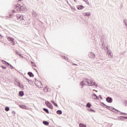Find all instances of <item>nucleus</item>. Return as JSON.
Masks as SVG:
<instances>
[{"mask_svg":"<svg viewBox=\"0 0 127 127\" xmlns=\"http://www.w3.org/2000/svg\"><path fill=\"white\" fill-rule=\"evenodd\" d=\"M86 85L87 86H94V88H97L98 87V84L94 81L92 80H84L81 81L80 83V86H81V88H83V86H85Z\"/></svg>","mask_w":127,"mask_h":127,"instance_id":"f257e3e1","label":"nucleus"},{"mask_svg":"<svg viewBox=\"0 0 127 127\" xmlns=\"http://www.w3.org/2000/svg\"><path fill=\"white\" fill-rule=\"evenodd\" d=\"M45 104L46 106H47V107L49 108V109H51V110H53V106L52 105V104H51V103H50V102L48 101H46Z\"/></svg>","mask_w":127,"mask_h":127,"instance_id":"f03ea898","label":"nucleus"},{"mask_svg":"<svg viewBox=\"0 0 127 127\" xmlns=\"http://www.w3.org/2000/svg\"><path fill=\"white\" fill-rule=\"evenodd\" d=\"M20 10H22V11H27V9L25 5H22L20 6Z\"/></svg>","mask_w":127,"mask_h":127,"instance_id":"7ed1b4c3","label":"nucleus"},{"mask_svg":"<svg viewBox=\"0 0 127 127\" xmlns=\"http://www.w3.org/2000/svg\"><path fill=\"white\" fill-rule=\"evenodd\" d=\"M8 41H11V42H12V45H14V44H15V43L14 42V39L9 37H8Z\"/></svg>","mask_w":127,"mask_h":127,"instance_id":"20e7f679","label":"nucleus"},{"mask_svg":"<svg viewBox=\"0 0 127 127\" xmlns=\"http://www.w3.org/2000/svg\"><path fill=\"white\" fill-rule=\"evenodd\" d=\"M36 83L39 88H42V87H43V85H42V83L41 82H40V81L37 80Z\"/></svg>","mask_w":127,"mask_h":127,"instance_id":"39448f33","label":"nucleus"},{"mask_svg":"<svg viewBox=\"0 0 127 127\" xmlns=\"http://www.w3.org/2000/svg\"><path fill=\"white\" fill-rule=\"evenodd\" d=\"M92 98L93 100H98L99 97L96 95V94L94 93L92 95Z\"/></svg>","mask_w":127,"mask_h":127,"instance_id":"423d86ee","label":"nucleus"},{"mask_svg":"<svg viewBox=\"0 0 127 127\" xmlns=\"http://www.w3.org/2000/svg\"><path fill=\"white\" fill-rule=\"evenodd\" d=\"M15 84L18 85V86H19V87L20 88H21L22 89H24V86H23V85L21 84L20 83L17 82V81H15Z\"/></svg>","mask_w":127,"mask_h":127,"instance_id":"0eeeda50","label":"nucleus"},{"mask_svg":"<svg viewBox=\"0 0 127 127\" xmlns=\"http://www.w3.org/2000/svg\"><path fill=\"white\" fill-rule=\"evenodd\" d=\"M15 9H16L17 11H20V7L18 5L15 6Z\"/></svg>","mask_w":127,"mask_h":127,"instance_id":"6e6552de","label":"nucleus"},{"mask_svg":"<svg viewBox=\"0 0 127 127\" xmlns=\"http://www.w3.org/2000/svg\"><path fill=\"white\" fill-rule=\"evenodd\" d=\"M19 107H20V108H21V109H24L25 110H27V106L24 105H19Z\"/></svg>","mask_w":127,"mask_h":127,"instance_id":"1a4fd4ad","label":"nucleus"},{"mask_svg":"<svg viewBox=\"0 0 127 127\" xmlns=\"http://www.w3.org/2000/svg\"><path fill=\"white\" fill-rule=\"evenodd\" d=\"M106 101H107V102H108V103H112L113 99H112V98L108 97L106 99Z\"/></svg>","mask_w":127,"mask_h":127,"instance_id":"9d476101","label":"nucleus"},{"mask_svg":"<svg viewBox=\"0 0 127 127\" xmlns=\"http://www.w3.org/2000/svg\"><path fill=\"white\" fill-rule=\"evenodd\" d=\"M19 97H23V96H24V92L23 91H21L19 92Z\"/></svg>","mask_w":127,"mask_h":127,"instance_id":"9b49d317","label":"nucleus"},{"mask_svg":"<svg viewBox=\"0 0 127 127\" xmlns=\"http://www.w3.org/2000/svg\"><path fill=\"white\" fill-rule=\"evenodd\" d=\"M17 19H18L19 20H22H22H24V19H23V16H18L17 17Z\"/></svg>","mask_w":127,"mask_h":127,"instance_id":"f8f14e48","label":"nucleus"},{"mask_svg":"<svg viewBox=\"0 0 127 127\" xmlns=\"http://www.w3.org/2000/svg\"><path fill=\"white\" fill-rule=\"evenodd\" d=\"M83 15L85 16H90V15H91V13L89 12H85L83 13Z\"/></svg>","mask_w":127,"mask_h":127,"instance_id":"ddd939ff","label":"nucleus"},{"mask_svg":"<svg viewBox=\"0 0 127 127\" xmlns=\"http://www.w3.org/2000/svg\"><path fill=\"white\" fill-rule=\"evenodd\" d=\"M77 9H79V10H80V9H83V8H84V6L83 5H78L77 6Z\"/></svg>","mask_w":127,"mask_h":127,"instance_id":"4468645a","label":"nucleus"},{"mask_svg":"<svg viewBox=\"0 0 127 127\" xmlns=\"http://www.w3.org/2000/svg\"><path fill=\"white\" fill-rule=\"evenodd\" d=\"M79 127H87V126L83 124L80 123V124H79Z\"/></svg>","mask_w":127,"mask_h":127,"instance_id":"2eb2a0df","label":"nucleus"},{"mask_svg":"<svg viewBox=\"0 0 127 127\" xmlns=\"http://www.w3.org/2000/svg\"><path fill=\"white\" fill-rule=\"evenodd\" d=\"M52 104H53L54 106H55V107H58V105H57V104H56V103H55L54 101H53V100H52L51 101Z\"/></svg>","mask_w":127,"mask_h":127,"instance_id":"dca6fc26","label":"nucleus"},{"mask_svg":"<svg viewBox=\"0 0 127 127\" xmlns=\"http://www.w3.org/2000/svg\"><path fill=\"white\" fill-rule=\"evenodd\" d=\"M1 62H2V64H4L5 65H6V64H7V65H9V64L8 63H7L3 60H2Z\"/></svg>","mask_w":127,"mask_h":127,"instance_id":"f3484780","label":"nucleus"},{"mask_svg":"<svg viewBox=\"0 0 127 127\" xmlns=\"http://www.w3.org/2000/svg\"><path fill=\"white\" fill-rule=\"evenodd\" d=\"M43 124H44V125L45 126H48L49 125V123L47 121H43Z\"/></svg>","mask_w":127,"mask_h":127,"instance_id":"a211bd4d","label":"nucleus"},{"mask_svg":"<svg viewBox=\"0 0 127 127\" xmlns=\"http://www.w3.org/2000/svg\"><path fill=\"white\" fill-rule=\"evenodd\" d=\"M44 92H45L46 93H47V92H49V91H50V90H49L48 87H45V88H44Z\"/></svg>","mask_w":127,"mask_h":127,"instance_id":"6ab92c4d","label":"nucleus"},{"mask_svg":"<svg viewBox=\"0 0 127 127\" xmlns=\"http://www.w3.org/2000/svg\"><path fill=\"white\" fill-rule=\"evenodd\" d=\"M88 112H92L93 113H96V111L92 109L91 108H89L88 109Z\"/></svg>","mask_w":127,"mask_h":127,"instance_id":"aec40b11","label":"nucleus"},{"mask_svg":"<svg viewBox=\"0 0 127 127\" xmlns=\"http://www.w3.org/2000/svg\"><path fill=\"white\" fill-rule=\"evenodd\" d=\"M28 75H29L30 77H33L34 76L33 73L31 72H28Z\"/></svg>","mask_w":127,"mask_h":127,"instance_id":"412c9836","label":"nucleus"},{"mask_svg":"<svg viewBox=\"0 0 127 127\" xmlns=\"http://www.w3.org/2000/svg\"><path fill=\"white\" fill-rule=\"evenodd\" d=\"M57 114H58V115H62V111L61 110L57 111Z\"/></svg>","mask_w":127,"mask_h":127,"instance_id":"4be33fe9","label":"nucleus"},{"mask_svg":"<svg viewBox=\"0 0 127 127\" xmlns=\"http://www.w3.org/2000/svg\"><path fill=\"white\" fill-rule=\"evenodd\" d=\"M43 110L46 112V113H47V114H49V111L48 110V109H46V108H44Z\"/></svg>","mask_w":127,"mask_h":127,"instance_id":"5701e85b","label":"nucleus"},{"mask_svg":"<svg viewBox=\"0 0 127 127\" xmlns=\"http://www.w3.org/2000/svg\"><path fill=\"white\" fill-rule=\"evenodd\" d=\"M86 107H87V108H90V107H92V105H91V103H88L86 104Z\"/></svg>","mask_w":127,"mask_h":127,"instance_id":"b1692460","label":"nucleus"},{"mask_svg":"<svg viewBox=\"0 0 127 127\" xmlns=\"http://www.w3.org/2000/svg\"><path fill=\"white\" fill-rule=\"evenodd\" d=\"M5 111L6 112H8V111H9V107H7V106L5 107Z\"/></svg>","mask_w":127,"mask_h":127,"instance_id":"393cba45","label":"nucleus"},{"mask_svg":"<svg viewBox=\"0 0 127 127\" xmlns=\"http://www.w3.org/2000/svg\"><path fill=\"white\" fill-rule=\"evenodd\" d=\"M31 64L32 66H34V67H36V64H35V63H33V62H31Z\"/></svg>","mask_w":127,"mask_h":127,"instance_id":"a878e982","label":"nucleus"},{"mask_svg":"<svg viewBox=\"0 0 127 127\" xmlns=\"http://www.w3.org/2000/svg\"><path fill=\"white\" fill-rule=\"evenodd\" d=\"M100 105L102 106V107H106V105L104 104V103L102 102L100 103Z\"/></svg>","mask_w":127,"mask_h":127,"instance_id":"bb28decb","label":"nucleus"},{"mask_svg":"<svg viewBox=\"0 0 127 127\" xmlns=\"http://www.w3.org/2000/svg\"><path fill=\"white\" fill-rule=\"evenodd\" d=\"M121 115H122V116H127V113H121Z\"/></svg>","mask_w":127,"mask_h":127,"instance_id":"cd10ccee","label":"nucleus"},{"mask_svg":"<svg viewBox=\"0 0 127 127\" xmlns=\"http://www.w3.org/2000/svg\"><path fill=\"white\" fill-rule=\"evenodd\" d=\"M121 119H123V120H127V117H121Z\"/></svg>","mask_w":127,"mask_h":127,"instance_id":"c85d7f7f","label":"nucleus"},{"mask_svg":"<svg viewBox=\"0 0 127 127\" xmlns=\"http://www.w3.org/2000/svg\"><path fill=\"white\" fill-rule=\"evenodd\" d=\"M105 107H106V109H108V110H110V109H111V107H110V106H108L106 105Z\"/></svg>","mask_w":127,"mask_h":127,"instance_id":"c756f323","label":"nucleus"},{"mask_svg":"<svg viewBox=\"0 0 127 127\" xmlns=\"http://www.w3.org/2000/svg\"><path fill=\"white\" fill-rule=\"evenodd\" d=\"M1 67L2 68V69H6V66H1Z\"/></svg>","mask_w":127,"mask_h":127,"instance_id":"7c9ffc66","label":"nucleus"},{"mask_svg":"<svg viewBox=\"0 0 127 127\" xmlns=\"http://www.w3.org/2000/svg\"><path fill=\"white\" fill-rule=\"evenodd\" d=\"M12 113L13 115H15V114H16V113L15 112V111H12Z\"/></svg>","mask_w":127,"mask_h":127,"instance_id":"2f4dec72","label":"nucleus"},{"mask_svg":"<svg viewBox=\"0 0 127 127\" xmlns=\"http://www.w3.org/2000/svg\"><path fill=\"white\" fill-rule=\"evenodd\" d=\"M28 82L29 83V84H32L31 80H29Z\"/></svg>","mask_w":127,"mask_h":127,"instance_id":"473e14b6","label":"nucleus"},{"mask_svg":"<svg viewBox=\"0 0 127 127\" xmlns=\"http://www.w3.org/2000/svg\"><path fill=\"white\" fill-rule=\"evenodd\" d=\"M1 38H2V36L0 34V39H1Z\"/></svg>","mask_w":127,"mask_h":127,"instance_id":"72a5a7b5","label":"nucleus"},{"mask_svg":"<svg viewBox=\"0 0 127 127\" xmlns=\"http://www.w3.org/2000/svg\"><path fill=\"white\" fill-rule=\"evenodd\" d=\"M19 56H20V57H22V58H23V56H22L21 54H19Z\"/></svg>","mask_w":127,"mask_h":127,"instance_id":"f704fd0d","label":"nucleus"},{"mask_svg":"<svg viewBox=\"0 0 127 127\" xmlns=\"http://www.w3.org/2000/svg\"><path fill=\"white\" fill-rule=\"evenodd\" d=\"M99 97H100L101 100H102V99H103V98L102 97V96H101V95H100Z\"/></svg>","mask_w":127,"mask_h":127,"instance_id":"c9c22d12","label":"nucleus"},{"mask_svg":"<svg viewBox=\"0 0 127 127\" xmlns=\"http://www.w3.org/2000/svg\"><path fill=\"white\" fill-rule=\"evenodd\" d=\"M12 12H13H13H15V10H12Z\"/></svg>","mask_w":127,"mask_h":127,"instance_id":"e433bc0d","label":"nucleus"},{"mask_svg":"<svg viewBox=\"0 0 127 127\" xmlns=\"http://www.w3.org/2000/svg\"><path fill=\"white\" fill-rule=\"evenodd\" d=\"M90 55H93V56H95V55L92 53L90 54Z\"/></svg>","mask_w":127,"mask_h":127,"instance_id":"4c0bfd02","label":"nucleus"},{"mask_svg":"<svg viewBox=\"0 0 127 127\" xmlns=\"http://www.w3.org/2000/svg\"><path fill=\"white\" fill-rule=\"evenodd\" d=\"M125 104H126V105H127V101L126 102V103H125Z\"/></svg>","mask_w":127,"mask_h":127,"instance_id":"58836bf2","label":"nucleus"},{"mask_svg":"<svg viewBox=\"0 0 127 127\" xmlns=\"http://www.w3.org/2000/svg\"><path fill=\"white\" fill-rule=\"evenodd\" d=\"M73 65H77V64H73Z\"/></svg>","mask_w":127,"mask_h":127,"instance_id":"ea45409f","label":"nucleus"},{"mask_svg":"<svg viewBox=\"0 0 127 127\" xmlns=\"http://www.w3.org/2000/svg\"><path fill=\"white\" fill-rule=\"evenodd\" d=\"M19 0V1H21V0Z\"/></svg>","mask_w":127,"mask_h":127,"instance_id":"a19ab883","label":"nucleus"},{"mask_svg":"<svg viewBox=\"0 0 127 127\" xmlns=\"http://www.w3.org/2000/svg\"><path fill=\"white\" fill-rule=\"evenodd\" d=\"M75 1H76V0H74Z\"/></svg>","mask_w":127,"mask_h":127,"instance_id":"79ce46f5","label":"nucleus"}]
</instances>
